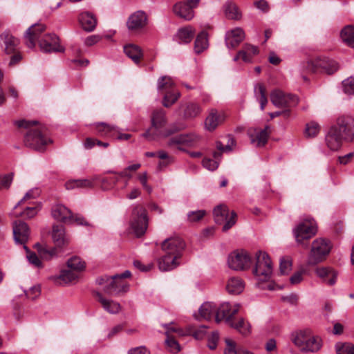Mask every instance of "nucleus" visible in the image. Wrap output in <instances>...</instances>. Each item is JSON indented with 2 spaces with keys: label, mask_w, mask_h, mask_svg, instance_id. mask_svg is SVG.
I'll return each instance as SVG.
<instances>
[{
  "label": "nucleus",
  "mask_w": 354,
  "mask_h": 354,
  "mask_svg": "<svg viewBox=\"0 0 354 354\" xmlns=\"http://www.w3.org/2000/svg\"><path fill=\"white\" fill-rule=\"evenodd\" d=\"M94 296L97 298V301L101 304L104 310L110 314H118L121 310V305L113 300L106 299L99 292H95Z\"/></svg>",
  "instance_id": "b1692460"
},
{
  "label": "nucleus",
  "mask_w": 354,
  "mask_h": 354,
  "mask_svg": "<svg viewBox=\"0 0 354 354\" xmlns=\"http://www.w3.org/2000/svg\"><path fill=\"white\" fill-rule=\"evenodd\" d=\"M226 348L224 354H239V348L236 349V342L231 339H225Z\"/></svg>",
  "instance_id": "4d7b16f0"
},
{
  "label": "nucleus",
  "mask_w": 354,
  "mask_h": 354,
  "mask_svg": "<svg viewBox=\"0 0 354 354\" xmlns=\"http://www.w3.org/2000/svg\"><path fill=\"white\" fill-rule=\"evenodd\" d=\"M124 52L135 64L140 63V58L142 57V52L138 46L131 44L126 45L124 46Z\"/></svg>",
  "instance_id": "72a5a7b5"
},
{
  "label": "nucleus",
  "mask_w": 354,
  "mask_h": 354,
  "mask_svg": "<svg viewBox=\"0 0 354 354\" xmlns=\"http://www.w3.org/2000/svg\"><path fill=\"white\" fill-rule=\"evenodd\" d=\"M208 46L207 34L205 31L200 32L194 42V51L199 54L205 50Z\"/></svg>",
  "instance_id": "58836bf2"
},
{
  "label": "nucleus",
  "mask_w": 354,
  "mask_h": 354,
  "mask_svg": "<svg viewBox=\"0 0 354 354\" xmlns=\"http://www.w3.org/2000/svg\"><path fill=\"white\" fill-rule=\"evenodd\" d=\"M270 100L277 107L290 108L298 103L297 96L291 94H286L280 90H274L270 93Z\"/></svg>",
  "instance_id": "dca6fc26"
},
{
  "label": "nucleus",
  "mask_w": 354,
  "mask_h": 354,
  "mask_svg": "<svg viewBox=\"0 0 354 354\" xmlns=\"http://www.w3.org/2000/svg\"><path fill=\"white\" fill-rule=\"evenodd\" d=\"M259 52L257 48L250 44H245L243 48L239 51V54L241 55V59L244 62H250L252 55L257 54Z\"/></svg>",
  "instance_id": "c03bdc74"
},
{
  "label": "nucleus",
  "mask_w": 354,
  "mask_h": 354,
  "mask_svg": "<svg viewBox=\"0 0 354 354\" xmlns=\"http://www.w3.org/2000/svg\"><path fill=\"white\" fill-rule=\"evenodd\" d=\"M40 287L35 286L31 287L28 291H25L26 297L30 299H35L40 295Z\"/></svg>",
  "instance_id": "e2e57ef3"
},
{
  "label": "nucleus",
  "mask_w": 354,
  "mask_h": 354,
  "mask_svg": "<svg viewBox=\"0 0 354 354\" xmlns=\"http://www.w3.org/2000/svg\"><path fill=\"white\" fill-rule=\"evenodd\" d=\"M225 12L227 18L231 19H239L241 14L239 12L236 5L232 2H228L225 6Z\"/></svg>",
  "instance_id": "de8ad7c7"
},
{
  "label": "nucleus",
  "mask_w": 354,
  "mask_h": 354,
  "mask_svg": "<svg viewBox=\"0 0 354 354\" xmlns=\"http://www.w3.org/2000/svg\"><path fill=\"white\" fill-rule=\"evenodd\" d=\"M39 46L45 53L63 52L64 48L59 45V38L54 34H45L39 40Z\"/></svg>",
  "instance_id": "a211bd4d"
},
{
  "label": "nucleus",
  "mask_w": 354,
  "mask_h": 354,
  "mask_svg": "<svg viewBox=\"0 0 354 354\" xmlns=\"http://www.w3.org/2000/svg\"><path fill=\"white\" fill-rule=\"evenodd\" d=\"M128 354H150V352L145 346H142L130 349Z\"/></svg>",
  "instance_id": "774afa93"
},
{
  "label": "nucleus",
  "mask_w": 354,
  "mask_h": 354,
  "mask_svg": "<svg viewBox=\"0 0 354 354\" xmlns=\"http://www.w3.org/2000/svg\"><path fill=\"white\" fill-rule=\"evenodd\" d=\"M269 129V126H266L263 129H254L253 131L250 130L248 135L251 143L257 147L264 146L267 143L270 135Z\"/></svg>",
  "instance_id": "4be33fe9"
},
{
  "label": "nucleus",
  "mask_w": 354,
  "mask_h": 354,
  "mask_svg": "<svg viewBox=\"0 0 354 354\" xmlns=\"http://www.w3.org/2000/svg\"><path fill=\"white\" fill-rule=\"evenodd\" d=\"M109 284L104 286L106 294L112 296H118L126 293L129 290V284L120 279L119 275L106 277Z\"/></svg>",
  "instance_id": "2eb2a0df"
},
{
  "label": "nucleus",
  "mask_w": 354,
  "mask_h": 354,
  "mask_svg": "<svg viewBox=\"0 0 354 354\" xmlns=\"http://www.w3.org/2000/svg\"><path fill=\"white\" fill-rule=\"evenodd\" d=\"M52 236L55 245L57 247H62L68 242L65 235L64 227L62 225L53 226Z\"/></svg>",
  "instance_id": "2f4dec72"
},
{
  "label": "nucleus",
  "mask_w": 354,
  "mask_h": 354,
  "mask_svg": "<svg viewBox=\"0 0 354 354\" xmlns=\"http://www.w3.org/2000/svg\"><path fill=\"white\" fill-rule=\"evenodd\" d=\"M15 124L19 128L29 129L24 136L26 146L37 151H43L45 146L50 142L46 136L44 127H35L37 122L21 120L15 121Z\"/></svg>",
  "instance_id": "7ed1b4c3"
},
{
  "label": "nucleus",
  "mask_w": 354,
  "mask_h": 354,
  "mask_svg": "<svg viewBox=\"0 0 354 354\" xmlns=\"http://www.w3.org/2000/svg\"><path fill=\"white\" fill-rule=\"evenodd\" d=\"M46 30V26L42 24L32 25L25 32L26 44L29 48L35 46L36 41L41 39V34Z\"/></svg>",
  "instance_id": "6ab92c4d"
},
{
  "label": "nucleus",
  "mask_w": 354,
  "mask_h": 354,
  "mask_svg": "<svg viewBox=\"0 0 354 354\" xmlns=\"http://www.w3.org/2000/svg\"><path fill=\"white\" fill-rule=\"evenodd\" d=\"M344 138L338 133L335 128L330 129L326 136V145L333 151L337 150L342 145Z\"/></svg>",
  "instance_id": "c85d7f7f"
},
{
  "label": "nucleus",
  "mask_w": 354,
  "mask_h": 354,
  "mask_svg": "<svg viewBox=\"0 0 354 354\" xmlns=\"http://www.w3.org/2000/svg\"><path fill=\"white\" fill-rule=\"evenodd\" d=\"M203 165L208 170L214 171L218 167V162L211 158H204L203 160Z\"/></svg>",
  "instance_id": "0e129e2a"
},
{
  "label": "nucleus",
  "mask_w": 354,
  "mask_h": 354,
  "mask_svg": "<svg viewBox=\"0 0 354 354\" xmlns=\"http://www.w3.org/2000/svg\"><path fill=\"white\" fill-rule=\"evenodd\" d=\"M52 216L57 221L71 223L73 216L70 209L62 205H56L52 208Z\"/></svg>",
  "instance_id": "393cba45"
},
{
  "label": "nucleus",
  "mask_w": 354,
  "mask_h": 354,
  "mask_svg": "<svg viewBox=\"0 0 354 354\" xmlns=\"http://www.w3.org/2000/svg\"><path fill=\"white\" fill-rule=\"evenodd\" d=\"M291 341L300 351L304 353H316L322 346V339L315 335L309 328L297 330L291 333Z\"/></svg>",
  "instance_id": "20e7f679"
},
{
  "label": "nucleus",
  "mask_w": 354,
  "mask_h": 354,
  "mask_svg": "<svg viewBox=\"0 0 354 354\" xmlns=\"http://www.w3.org/2000/svg\"><path fill=\"white\" fill-rule=\"evenodd\" d=\"M24 248L26 251V253H27L26 257H27L28 260L29 261V262L35 267H37V268L40 267L41 266V262L40 259L38 258V257L37 256V254L34 252H30V250H28L27 246L24 245Z\"/></svg>",
  "instance_id": "864d4df0"
},
{
  "label": "nucleus",
  "mask_w": 354,
  "mask_h": 354,
  "mask_svg": "<svg viewBox=\"0 0 354 354\" xmlns=\"http://www.w3.org/2000/svg\"><path fill=\"white\" fill-rule=\"evenodd\" d=\"M292 267V262L289 257H282L280 259V272L282 274L288 273Z\"/></svg>",
  "instance_id": "13d9d810"
},
{
  "label": "nucleus",
  "mask_w": 354,
  "mask_h": 354,
  "mask_svg": "<svg viewBox=\"0 0 354 354\" xmlns=\"http://www.w3.org/2000/svg\"><path fill=\"white\" fill-rule=\"evenodd\" d=\"M205 215V210L192 211L187 214V219L191 223L198 222Z\"/></svg>",
  "instance_id": "5fc2aeb1"
},
{
  "label": "nucleus",
  "mask_w": 354,
  "mask_h": 354,
  "mask_svg": "<svg viewBox=\"0 0 354 354\" xmlns=\"http://www.w3.org/2000/svg\"><path fill=\"white\" fill-rule=\"evenodd\" d=\"M320 129L321 127L317 122L311 121L306 124L304 135L306 138H315L318 135Z\"/></svg>",
  "instance_id": "49530a36"
},
{
  "label": "nucleus",
  "mask_w": 354,
  "mask_h": 354,
  "mask_svg": "<svg viewBox=\"0 0 354 354\" xmlns=\"http://www.w3.org/2000/svg\"><path fill=\"white\" fill-rule=\"evenodd\" d=\"M316 274L321 278L324 282L329 286H333L336 283L337 272L329 267L317 268L315 270Z\"/></svg>",
  "instance_id": "bb28decb"
},
{
  "label": "nucleus",
  "mask_w": 354,
  "mask_h": 354,
  "mask_svg": "<svg viewBox=\"0 0 354 354\" xmlns=\"http://www.w3.org/2000/svg\"><path fill=\"white\" fill-rule=\"evenodd\" d=\"M13 235L16 243L25 244L29 236L28 225L21 221H17L13 223Z\"/></svg>",
  "instance_id": "5701e85b"
},
{
  "label": "nucleus",
  "mask_w": 354,
  "mask_h": 354,
  "mask_svg": "<svg viewBox=\"0 0 354 354\" xmlns=\"http://www.w3.org/2000/svg\"><path fill=\"white\" fill-rule=\"evenodd\" d=\"M200 0H182L174 6V12L178 17L190 20L194 17V9L196 8Z\"/></svg>",
  "instance_id": "4468645a"
},
{
  "label": "nucleus",
  "mask_w": 354,
  "mask_h": 354,
  "mask_svg": "<svg viewBox=\"0 0 354 354\" xmlns=\"http://www.w3.org/2000/svg\"><path fill=\"white\" fill-rule=\"evenodd\" d=\"M198 140V137L194 134H179L171 138L167 142L168 147L185 145L189 146Z\"/></svg>",
  "instance_id": "cd10ccee"
},
{
  "label": "nucleus",
  "mask_w": 354,
  "mask_h": 354,
  "mask_svg": "<svg viewBox=\"0 0 354 354\" xmlns=\"http://www.w3.org/2000/svg\"><path fill=\"white\" fill-rule=\"evenodd\" d=\"M245 32L241 28H235L226 32L225 44L229 49L237 47L245 39Z\"/></svg>",
  "instance_id": "412c9836"
},
{
  "label": "nucleus",
  "mask_w": 354,
  "mask_h": 354,
  "mask_svg": "<svg viewBox=\"0 0 354 354\" xmlns=\"http://www.w3.org/2000/svg\"><path fill=\"white\" fill-rule=\"evenodd\" d=\"M254 95L257 100L260 103L261 110H264L268 103V99L266 95V88L262 84H257L254 86Z\"/></svg>",
  "instance_id": "79ce46f5"
},
{
  "label": "nucleus",
  "mask_w": 354,
  "mask_h": 354,
  "mask_svg": "<svg viewBox=\"0 0 354 354\" xmlns=\"http://www.w3.org/2000/svg\"><path fill=\"white\" fill-rule=\"evenodd\" d=\"M95 129L99 136H107L112 131L115 129V127L104 122H100L95 124Z\"/></svg>",
  "instance_id": "8fccbe9b"
},
{
  "label": "nucleus",
  "mask_w": 354,
  "mask_h": 354,
  "mask_svg": "<svg viewBox=\"0 0 354 354\" xmlns=\"http://www.w3.org/2000/svg\"><path fill=\"white\" fill-rule=\"evenodd\" d=\"M148 226L146 209L142 205H136L131 214V227L137 237L142 236Z\"/></svg>",
  "instance_id": "1a4fd4ad"
},
{
  "label": "nucleus",
  "mask_w": 354,
  "mask_h": 354,
  "mask_svg": "<svg viewBox=\"0 0 354 354\" xmlns=\"http://www.w3.org/2000/svg\"><path fill=\"white\" fill-rule=\"evenodd\" d=\"M75 271L73 270H63L59 276V279L62 280L65 283H68L77 278Z\"/></svg>",
  "instance_id": "3c124183"
},
{
  "label": "nucleus",
  "mask_w": 354,
  "mask_h": 354,
  "mask_svg": "<svg viewBox=\"0 0 354 354\" xmlns=\"http://www.w3.org/2000/svg\"><path fill=\"white\" fill-rule=\"evenodd\" d=\"M218 340V333L214 331L212 336L208 339L207 346L209 349L214 350L217 346V342Z\"/></svg>",
  "instance_id": "338daca9"
},
{
  "label": "nucleus",
  "mask_w": 354,
  "mask_h": 354,
  "mask_svg": "<svg viewBox=\"0 0 354 354\" xmlns=\"http://www.w3.org/2000/svg\"><path fill=\"white\" fill-rule=\"evenodd\" d=\"M344 140L351 142L354 138V118L351 116H340L337 120V124L333 126Z\"/></svg>",
  "instance_id": "f8f14e48"
},
{
  "label": "nucleus",
  "mask_w": 354,
  "mask_h": 354,
  "mask_svg": "<svg viewBox=\"0 0 354 354\" xmlns=\"http://www.w3.org/2000/svg\"><path fill=\"white\" fill-rule=\"evenodd\" d=\"M39 195V191L38 189H31L29 190L25 196L23 197L21 200H20L14 207V209H17L19 205H21L24 202L31 199L35 198Z\"/></svg>",
  "instance_id": "052dcab7"
},
{
  "label": "nucleus",
  "mask_w": 354,
  "mask_h": 354,
  "mask_svg": "<svg viewBox=\"0 0 354 354\" xmlns=\"http://www.w3.org/2000/svg\"><path fill=\"white\" fill-rule=\"evenodd\" d=\"M35 248L40 256V257L45 260H50L53 257L56 256V249L49 248L46 246H43L39 243L35 244Z\"/></svg>",
  "instance_id": "a18cd8bd"
},
{
  "label": "nucleus",
  "mask_w": 354,
  "mask_h": 354,
  "mask_svg": "<svg viewBox=\"0 0 354 354\" xmlns=\"http://www.w3.org/2000/svg\"><path fill=\"white\" fill-rule=\"evenodd\" d=\"M164 255L158 259V268L161 271H169L180 265V259L185 248V241L175 236L165 239L161 245Z\"/></svg>",
  "instance_id": "f03ea898"
},
{
  "label": "nucleus",
  "mask_w": 354,
  "mask_h": 354,
  "mask_svg": "<svg viewBox=\"0 0 354 354\" xmlns=\"http://www.w3.org/2000/svg\"><path fill=\"white\" fill-rule=\"evenodd\" d=\"M38 212L37 207H27L24 211L19 214H15V217L24 216L25 218H31L34 217Z\"/></svg>",
  "instance_id": "bf43d9fd"
},
{
  "label": "nucleus",
  "mask_w": 354,
  "mask_h": 354,
  "mask_svg": "<svg viewBox=\"0 0 354 354\" xmlns=\"http://www.w3.org/2000/svg\"><path fill=\"white\" fill-rule=\"evenodd\" d=\"M228 325L243 336H248L251 333V326L244 318H239L237 322L234 319Z\"/></svg>",
  "instance_id": "473e14b6"
},
{
  "label": "nucleus",
  "mask_w": 354,
  "mask_h": 354,
  "mask_svg": "<svg viewBox=\"0 0 354 354\" xmlns=\"http://www.w3.org/2000/svg\"><path fill=\"white\" fill-rule=\"evenodd\" d=\"M216 306L213 303L205 302L199 308V315L201 318L210 320L213 316L216 317Z\"/></svg>",
  "instance_id": "4c0bfd02"
},
{
  "label": "nucleus",
  "mask_w": 354,
  "mask_h": 354,
  "mask_svg": "<svg viewBox=\"0 0 354 354\" xmlns=\"http://www.w3.org/2000/svg\"><path fill=\"white\" fill-rule=\"evenodd\" d=\"M253 274L259 281L270 280L272 274V266L268 254L261 251L257 253V261L253 269Z\"/></svg>",
  "instance_id": "6e6552de"
},
{
  "label": "nucleus",
  "mask_w": 354,
  "mask_h": 354,
  "mask_svg": "<svg viewBox=\"0 0 354 354\" xmlns=\"http://www.w3.org/2000/svg\"><path fill=\"white\" fill-rule=\"evenodd\" d=\"M179 109L183 110V117L185 119L195 118L201 112L199 106L192 102L182 104Z\"/></svg>",
  "instance_id": "e433bc0d"
},
{
  "label": "nucleus",
  "mask_w": 354,
  "mask_h": 354,
  "mask_svg": "<svg viewBox=\"0 0 354 354\" xmlns=\"http://www.w3.org/2000/svg\"><path fill=\"white\" fill-rule=\"evenodd\" d=\"M165 343L167 344V346L170 348L172 352H178L180 351V346L178 343L173 337L168 336L165 339Z\"/></svg>",
  "instance_id": "69168bd1"
},
{
  "label": "nucleus",
  "mask_w": 354,
  "mask_h": 354,
  "mask_svg": "<svg viewBox=\"0 0 354 354\" xmlns=\"http://www.w3.org/2000/svg\"><path fill=\"white\" fill-rule=\"evenodd\" d=\"M317 232V227L313 220H306L299 223L293 230L296 241L304 248L308 245L304 243V240L310 239Z\"/></svg>",
  "instance_id": "9b49d317"
},
{
  "label": "nucleus",
  "mask_w": 354,
  "mask_h": 354,
  "mask_svg": "<svg viewBox=\"0 0 354 354\" xmlns=\"http://www.w3.org/2000/svg\"><path fill=\"white\" fill-rule=\"evenodd\" d=\"M301 68L304 71L310 73L319 71L328 75H332L339 70V64L337 61L324 57L304 62Z\"/></svg>",
  "instance_id": "423d86ee"
},
{
  "label": "nucleus",
  "mask_w": 354,
  "mask_h": 354,
  "mask_svg": "<svg viewBox=\"0 0 354 354\" xmlns=\"http://www.w3.org/2000/svg\"><path fill=\"white\" fill-rule=\"evenodd\" d=\"M239 304L232 305L228 302H224L218 307L216 306V322L219 323L225 320V323L229 324L239 312Z\"/></svg>",
  "instance_id": "f3484780"
},
{
  "label": "nucleus",
  "mask_w": 354,
  "mask_h": 354,
  "mask_svg": "<svg viewBox=\"0 0 354 354\" xmlns=\"http://www.w3.org/2000/svg\"><path fill=\"white\" fill-rule=\"evenodd\" d=\"M65 186L67 189L88 188L93 186V181L90 179L71 180L66 182Z\"/></svg>",
  "instance_id": "a19ab883"
},
{
  "label": "nucleus",
  "mask_w": 354,
  "mask_h": 354,
  "mask_svg": "<svg viewBox=\"0 0 354 354\" xmlns=\"http://www.w3.org/2000/svg\"><path fill=\"white\" fill-rule=\"evenodd\" d=\"M167 123V118L165 111L162 109L153 110L151 115V127L142 134V136L150 141L156 140L159 138L169 137L186 128L183 122H174L165 127Z\"/></svg>",
  "instance_id": "f257e3e1"
},
{
  "label": "nucleus",
  "mask_w": 354,
  "mask_h": 354,
  "mask_svg": "<svg viewBox=\"0 0 354 354\" xmlns=\"http://www.w3.org/2000/svg\"><path fill=\"white\" fill-rule=\"evenodd\" d=\"M0 37L3 39L6 53L12 54L17 52L19 44V40L17 38L7 32L1 34Z\"/></svg>",
  "instance_id": "7c9ffc66"
},
{
  "label": "nucleus",
  "mask_w": 354,
  "mask_h": 354,
  "mask_svg": "<svg viewBox=\"0 0 354 354\" xmlns=\"http://www.w3.org/2000/svg\"><path fill=\"white\" fill-rule=\"evenodd\" d=\"M67 266L75 271L80 272L84 269L85 262L82 261L79 257H73L67 261Z\"/></svg>",
  "instance_id": "09e8293b"
},
{
  "label": "nucleus",
  "mask_w": 354,
  "mask_h": 354,
  "mask_svg": "<svg viewBox=\"0 0 354 354\" xmlns=\"http://www.w3.org/2000/svg\"><path fill=\"white\" fill-rule=\"evenodd\" d=\"M214 221L217 224H224L223 231L230 230L236 222L237 215L232 211L230 214L228 207L225 205L216 206L213 212Z\"/></svg>",
  "instance_id": "9d476101"
},
{
  "label": "nucleus",
  "mask_w": 354,
  "mask_h": 354,
  "mask_svg": "<svg viewBox=\"0 0 354 354\" xmlns=\"http://www.w3.org/2000/svg\"><path fill=\"white\" fill-rule=\"evenodd\" d=\"M337 354H354V345L349 343L336 344Z\"/></svg>",
  "instance_id": "603ef678"
},
{
  "label": "nucleus",
  "mask_w": 354,
  "mask_h": 354,
  "mask_svg": "<svg viewBox=\"0 0 354 354\" xmlns=\"http://www.w3.org/2000/svg\"><path fill=\"white\" fill-rule=\"evenodd\" d=\"M158 91L164 93L162 105L166 108L171 107L180 96V93L174 88V83L171 77L163 76L158 80Z\"/></svg>",
  "instance_id": "0eeeda50"
},
{
  "label": "nucleus",
  "mask_w": 354,
  "mask_h": 354,
  "mask_svg": "<svg viewBox=\"0 0 354 354\" xmlns=\"http://www.w3.org/2000/svg\"><path fill=\"white\" fill-rule=\"evenodd\" d=\"M147 21L146 14L142 11H136L131 15L127 21V26L129 30L137 31L143 28Z\"/></svg>",
  "instance_id": "aec40b11"
},
{
  "label": "nucleus",
  "mask_w": 354,
  "mask_h": 354,
  "mask_svg": "<svg viewBox=\"0 0 354 354\" xmlns=\"http://www.w3.org/2000/svg\"><path fill=\"white\" fill-rule=\"evenodd\" d=\"M234 144H235L234 140L231 137H229L227 138V143L225 146L223 145V143L221 141H217L216 142V149H218V151H214L213 153V157H214L213 160H217L218 162V160H220V159L221 158L222 153L231 151L232 150V147L234 145Z\"/></svg>",
  "instance_id": "c9c22d12"
},
{
  "label": "nucleus",
  "mask_w": 354,
  "mask_h": 354,
  "mask_svg": "<svg viewBox=\"0 0 354 354\" xmlns=\"http://www.w3.org/2000/svg\"><path fill=\"white\" fill-rule=\"evenodd\" d=\"M343 91L345 93L354 94V79L348 77L342 82Z\"/></svg>",
  "instance_id": "6e6d98bb"
},
{
  "label": "nucleus",
  "mask_w": 354,
  "mask_h": 354,
  "mask_svg": "<svg viewBox=\"0 0 354 354\" xmlns=\"http://www.w3.org/2000/svg\"><path fill=\"white\" fill-rule=\"evenodd\" d=\"M341 38L347 45L354 48V26H346L341 32Z\"/></svg>",
  "instance_id": "37998d69"
},
{
  "label": "nucleus",
  "mask_w": 354,
  "mask_h": 354,
  "mask_svg": "<svg viewBox=\"0 0 354 354\" xmlns=\"http://www.w3.org/2000/svg\"><path fill=\"white\" fill-rule=\"evenodd\" d=\"M226 289L230 294L239 295L244 289V283L239 277H231L226 285Z\"/></svg>",
  "instance_id": "f704fd0d"
},
{
  "label": "nucleus",
  "mask_w": 354,
  "mask_h": 354,
  "mask_svg": "<svg viewBox=\"0 0 354 354\" xmlns=\"http://www.w3.org/2000/svg\"><path fill=\"white\" fill-rule=\"evenodd\" d=\"M332 248L329 240L319 238L315 239L311 244V249L308 255L306 264L314 266L326 260Z\"/></svg>",
  "instance_id": "39448f33"
},
{
  "label": "nucleus",
  "mask_w": 354,
  "mask_h": 354,
  "mask_svg": "<svg viewBox=\"0 0 354 354\" xmlns=\"http://www.w3.org/2000/svg\"><path fill=\"white\" fill-rule=\"evenodd\" d=\"M227 264L232 270H243L250 267L251 259L246 252L234 251L229 254Z\"/></svg>",
  "instance_id": "ddd939ff"
},
{
  "label": "nucleus",
  "mask_w": 354,
  "mask_h": 354,
  "mask_svg": "<svg viewBox=\"0 0 354 354\" xmlns=\"http://www.w3.org/2000/svg\"><path fill=\"white\" fill-rule=\"evenodd\" d=\"M80 23L82 28L87 31H93L97 24V20L95 16L88 12H84L80 15L79 17Z\"/></svg>",
  "instance_id": "c756f323"
},
{
  "label": "nucleus",
  "mask_w": 354,
  "mask_h": 354,
  "mask_svg": "<svg viewBox=\"0 0 354 354\" xmlns=\"http://www.w3.org/2000/svg\"><path fill=\"white\" fill-rule=\"evenodd\" d=\"M194 35V31L191 26H187L178 30L176 37L179 43H189Z\"/></svg>",
  "instance_id": "ea45409f"
},
{
  "label": "nucleus",
  "mask_w": 354,
  "mask_h": 354,
  "mask_svg": "<svg viewBox=\"0 0 354 354\" xmlns=\"http://www.w3.org/2000/svg\"><path fill=\"white\" fill-rule=\"evenodd\" d=\"M224 118V114L221 111L211 110L205 121V128L209 131L215 130L223 122Z\"/></svg>",
  "instance_id": "a878e982"
},
{
  "label": "nucleus",
  "mask_w": 354,
  "mask_h": 354,
  "mask_svg": "<svg viewBox=\"0 0 354 354\" xmlns=\"http://www.w3.org/2000/svg\"><path fill=\"white\" fill-rule=\"evenodd\" d=\"M13 180V174H8L3 176H0V189H8Z\"/></svg>",
  "instance_id": "680f3d73"
}]
</instances>
